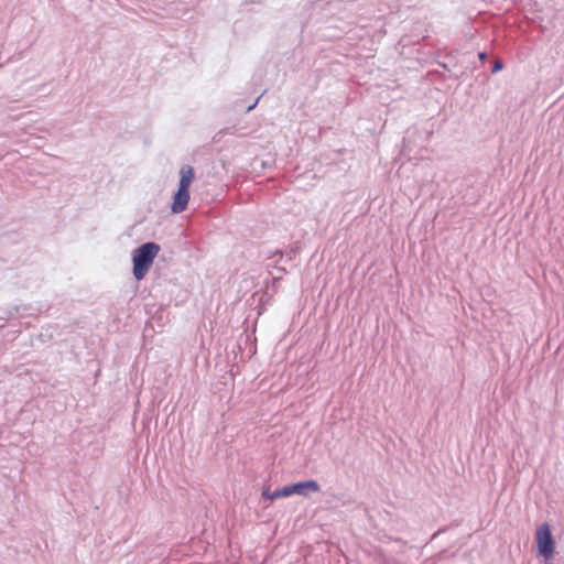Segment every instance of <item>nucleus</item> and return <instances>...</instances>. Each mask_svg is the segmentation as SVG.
Instances as JSON below:
<instances>
[{
    "label": "nucleus",
    "mask_w": 564,
    "mask_h": 564,
    "mask_svg": "<svg viewBox=\"0 0 564 564\" xmlns=\"http://www.w3.org/2000/svg\"><path fill=\"white\" fill-rule=\"evenodd\" d=\"M160 249L156 242L148 241L132 251V273L137 281L144 279Z\"/></svg>",
    "instance_id": "nucleus-1"
},
{
    "label": "nucleus",
    "mask_w": 564,
    "mask_h": 564,
    "mask_svg": "<svg viewBox=\"0 0 564 564\" xmlns=\"http://www.w3.org/2000/svg\"><path fill=\"white\" fill-rule=\"evenodd\" d=\"M535 541L539 555L546 560L551 558L554 553L555 541L547 523H543L539 527Z\"/></svg>",
    "instance_id": "nucleus-2"
},
{
    "label": "nucleus",
    "mask_w": 564,
    "mask_h": 564,
    "mask_svg": "<svg viewBox=\"0 0 564 564\" xmlns=\"http://www.w3.org/2000/svg\"><path fill=\"white\" fill-rule=\"evenodd\" d=\"M291 496L300 495V496H308L311 492H318L321 490V486L315 479H307L303 481H297L289 485Z\"/></svg>",
    "instance_id": "nucleus-3"
},
{
    "label": "nucleus",
    "mask_w": 564,
    "mask_h": 564,
    "mask_svg": "<svg viewBox=\"0 0 564 564\" xmlns=\"http://www.w3.org/2000/svg\"><path fill=\"white\" fill-rule=\"evenodd\" d=\"M189 189L177 187L173 195L171 212L173 214H181L187 208L189 202Z\"/></svg>",
    "instance_id": "nucleus-4"
},
{
    "label": "nucleus",
    "mask_w": 564,
    "mask_h": 564,
    "mask_svg": "<svg viewBox=\"0 0 564 564\" xmlns=\"http://www.w3.org/2000/svg\"><path fill=\"white\" fill-rule=\"evenodd\" d=\"M195 177V171L192 165H183L180 170L178 187L189 189L191 183Z\"/></svg>",
    "instance_id": "nucleus-5"
},
{
    "label": "nucleus",
    "mask_w": 564,
    "mask_h": 564,
    "mask_svg": "<svg viewBox=\"0 0 564 564\" xmlns=\"http://www.w3.org/2000/svg\"><path fill=\"white\" fill-rule=\"evenodd\" d=\"M261 496L265 500L273 501V500L279 499V498L290 497L291 492H290L289 485L284 486L282 488H278L274 491H271L269 487H263Z\"/></svg>",
    "instance_id": "nucleus-6"
},
{
    "label": "nucleus",
    "mask_w": 564,
    "mask_h": 564,
    "mask_svg": "<svg viewBox=\"0 0 564 564\" xmlns=\"http://www.w3.org/2000/svg\"><path fill=\"white\" fill-rule=\"evenodd\" d=\"M23 308L24 311L26 310V306H21V305H14L6 311H3V315L0 317L1 319L3 321H9L11 319L15 314L20 313V310Z\"/></svg>",
    "instance_id": "nucleus-7"
},
{
    "label": "nucleus",
    "mask_w": 564,
    "mask_h": 564,
    "mask_svg": "<svg viewBox=\"0 0 564 564\" xmlns=\"http://www.w3.org/2000/svg\"><path fill=\"white\" fill-rule=\"evenodd\" d=\"M503 68V63L501 59H497L494 65H492V68H491V73L492 74H496L498 72H500L501 69Z\"/></svg>",
    "instance_id": "nucleus-8"
},
{
    "label": "nucleus",
    "mask_w": 564,
    "mask_h": 564,
    "mask_svg": "<svg viewBox=\"0 0 564 564\" xmlns=\"http://www.w3.org/2000/svg\"><path fill=\"white\" fill-rule=\"evenodd\" d=\"M261 96H262V94L260 96H258L257 99L250 106L247 107V112L253 110L257 107Z\"/></svg>",
    "instance_id": "nucleus-9"
},
{
    "label": "nucleus",
    "mask_w": 564,
    "mask_h": 564,
    "mask_svg": "<svg viewBox=\"0 0 564 564\" xmlns=\"http://www.w3.org/2000/svg\"><path fill=\"white\" fill-rule=\"evenodd\" d=\"M487 57H488L487 52L482 51V52L478 53V58L480 62H485L487 59Z\"/></svg>",
    "instance_id": "nucleus-10"
},
{
    "label": "nucleus",
    "mask_w": 564,
    "mask_h": 564,
    "mask_svg": "<svg viewBox=\"0 0 564 564\" xmlns=\"http://www.w3.org/2000/svg\"><path fill=\"white\" fill-rule=\"evenodd\" d=\"M440 65H441L444 69L448 70V67H447V65H446L445 63H440Z\"/></svg>",
    "instance_id": "nucleus-11"
}]
</instances>
